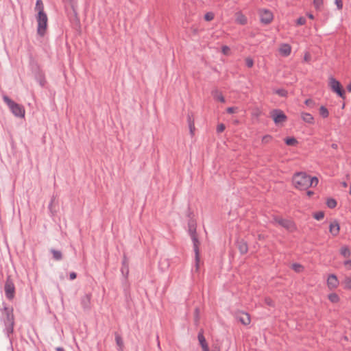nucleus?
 Returning a JSON list of instances; mask_svg holds the SVG:
<instances>
[{"mask_svg": "<svg viewBox=\"0 0 351 351\" xmlns=\"http://www.w3.org/2000/svg\"><path fill=\"white\" fill-rule=\"evenodd\" d=\"M275 93L280 97H285L287 96V91L283 88L278 89L275 91Z\"/></svg>", "mask_w": 351, "mask_h": 351, "instance_id": "obj_33", "label": "nucleus"}, {"mask_svg": "<svg viewBox=\"0 0 351 351\" xmlns=\"http://www.w3.org/2000/svg\"><path fill=\"white\" fill-rule=\"evenodd\" d=\"M344 265L346 266H349L350 267H351V260H347L344 262Z\"/></svg>", "mask_w": 351, "mask_h": 351, "instance_id": "obj_50", "label": "nucleus"}, {"mask_svg": "<svg viewBox=\"0 0 351 351\" xmlns=\"http://www.w3.org/2000/svg\"><path fill=\"white\" fill-rule=\"evenodd\" d=\"M313 194H314V193H313V191H307V195H308V197H311V196L312 195H313Z\"/></svg>", "mask_w": 351, "mask_h": 351, "instance_id": "obj_51", "label": "nucleus"}, {"mask_svg": "<svg viewBox=\"0 0 351 351\" xmlns=\"http://www.w3.org/2000/svg\"><path fill=\"white\" fill-rule=\"evenodd\" d=\"M340 254L345 258L350 257L351 255V252L349 247L346 245L341 247L340 250Z\"/></svg>", "mask_w": 351, "mask_h": 351, "instance_id": "obj_23", "label": "nucleus"}, {"mask_svg": "<svg viewBox=\"0 0 351 351\" xmlns=\"http://www.w3.org/2000/svg\"><path fill=\"white\" fill-rule=\"evenodd\" d=\"M313 101L312 99H308L305 101V104H306L307 106H311L313 104Z\"/></svg>", "mask_w": 351, "mask_h": 351, "instance_id": "obj_49", "label": "nucleus"}, {"mask_svg": "<svg viewBox=\"0 0 351 351\" xmlns=\"http://www.w3.org/2000/svg\"><path fill=\"white\" fill-rule=\"evenodd\" d=\"M121 271L123 275L126 278L129 274V266H128V260L125 256H124V258H123Z\"/></svg>", "mask_w": 351, "mask_h": 351, "instance_id": "obj_17", "label": "nucleus"}, {"mask_svg": "<svg viewBox=\"0 0 351 351\" xmlns=\"http://www.w3.org/2000/svg\"><path fill=\"white\" fill-rule=\"evenodd\" d=\"M329 230L332 235L337 236L339 232V223L336 221L330 223L329 226Z\"/></svg>", "mask_w": 351, "mask_h": 351, "instance_id": "obj_16", "label": "nucleus"}, {"mask_svg": "<svg viewBox=\"0 0 351 351\" xmlns=\"http://www.w3.org/2000/svg\"><path fill=\"white\" fill-rule=\"evenodd\" d=\"M54 200H55V198L53 197L49 204V209L50 210L51 212H52V206H53Z\"/></svg>", "mask_w": 351, "mask_h": 351, "instance_id": "obj_48", "label": "nucleus"}, {"mask_svg": "<svg viewBox=\"0 0 351 351\" xmlns=\"http://www.w3.org/2000/svg\"><path fill=\"white\" fill-rule=\"evenodd\" d=\"M273 220L274 222L278 223L288 230L292 231L295 229L294 223L289 219H283L278 216H274Z\"/></svg>", "mask_w": 351, "mask_h": 351, "instance_id": "obj_7", "label": "nucleus"}, {"mask_svg": "<svg viewBox=\"0 0 351 351\" xmlns=\"http://www.w3.org/2000/svg\"><path fill=\"white\" fill-rule=\"evenodd\" d=\"M56 351H65L63 348L58 347L56 348Z\"/></svg>", "mask_w": 351, "mask_h": 351, "instance_id": "obj_57", "label": "nucleus"}, {"mask_svg": "<svg viewBox=\"0 0 351 351\" xmlns=\"http://www.w3.org/2000/svg\"><path fill=\"white\" fill-rule=\"evenodd\" d=\"M76 277H77V274H76V273H75V272L73 271V272H71V273L69 274V279H70L71 280H73L75 279V278H76Z\"/></svg>", "mask_w": 351, "mask_h": 351, "instance_id": "obj_46", "label": "nucleus"}, {"mask_svg": "<svg viewBox=\"0 0 351 351\" xmlns=\"http://www.w3.org/2000/svg\"><path fill=\"white\" fill-rule=\"evenodd\" d=\"M237 109L238 108L237 107H228L226 109V111L229 114H232V113L237 112Z\"/></svg>", "mask_w": 351, "mask_h": 351, "instance_id": "obj_42", "label": "nucleus"}, {"mask_svg": "<svg viewBox=\"0 0 351 351\" xmlns=\"http://www.w3.org/2000/svg\"><path fill=\"white\" fill-rule=\"evenodd\" d=\"M195 314H196V319H198V314H199L198 308H195Z\"/></svg>", "mask_w": 351, "mask_h": 351, "instance_id": "obj_58", "label": "nucleus"}, {"mask_svg": "<svg viewBox=\"0 0 351 351\" xmlns=\"http://www.w3.org/2000/svg\"><path fill=\"white\" fill-rule=\"evenodd\" d=\"M344 288L351 289V277H346L343 281Z\"/></svg>", "mask_w": 351, "mask_h": 351, "instance_id": "obj_30", "label": "nucleus"}, {"mask_svg": "<svg viewBox=\"0 0 351 351\" xmlns=\"http://www.w3.org/2000/svg\"><path fill=\"white\" fill-rule=\"evenodd\" d=\"M332 147L334 148V149H336L337 147V144H332Z\"/></svg>", "mask_w": 351, "mask_h": 351, "instance_id": "obj_61", "label": "nucleus"}, {"mask_svg": "<svg viewBox=\"0 0 351 351\" xmlns=\"http://www.w3.org/2000/svg\"><path fill=\"white\" fill-rule=\"evenodd\" d=\"M36 21L38 23L37 33L39 36H43L47 29L48 18L47 14L43 12L42 8L38 12Z\"/></svg>", "mask_w": 351, "mask_h": 351, "instance_id": "obj_4", "label": "nucleus"}, {"mask_svg": "<svg viewBox=\"0 0 351 351\" xmlns=\"http://www.w3.org/2000/svg\"><path fill=\"white\" fill-rule=\"evenodd\" d=\"M226 129V126L223 123H220L217 127V133H221L224 131Z\"/></svg>", "mask_w": 351, "mask_h": 351, "instance_id": "obj_39", "label": "nucleus"}, {"mask_svg": "<svg viewBox=\"0 0 351 351\" xmlns=\"http://www.w3.org/2000/svg\"><path fill=\"white\" fill-rule=\"evenodd\" d=\"M308 60H309V55L306 53L304 56V60L308 61Z\"/></svg>", "mask_w": 351, "mask_h": 351, "instance_id": "obj_54", "label": "nucleus"}, {"mask_svg": "<svg viewBox=\"0 0 351 351\" xmlns=\"http://www.w3.org/2000/svg\"><path fill=\"white\" fill-rule=\"evenodd\" d=\"M214 19V14L213 12H207L204 15V19L207 21H210Z\"/></svg>", "mask_w": 351, "mask_h": 351, "instance_id": "obj_36", "label": "nucleus"}, {"mask_svg": "<svg viewBox=\"0 0 351 351\" xmlns=\"http://www.w3.org/2000/svg\"><path fill=\"white\" fill-rule=\"evenodd\" d=\"M75 17L76 23H77V24H79V23H80V21H79V19H78V18H77V13H76V12H75Z\"/></svg>", "mask_w": 351, "mask_h": 351, "instance_id": "obj_56", "label": "nucleus"}, {"mask_svg": "<svg viewBox=\"0 0 351 351\" xmlns=\"http://www.w3.org/2000/svg\"><path fill=\"white\" fill-rule=\"evenodd\" d=\"M190 237H191V240L193 243V250H194L195 255V259L197 267H198V263L199 261V241L198 240L197 234L191 235Z\"/></svg>", "mask_w": 351, "mask_h": 351, "instance_id": "obj_9", "label": "nucleus"}, {"mask_svg": "<svg viewBox=\"0 0 351 351\" xmlns=\"http://www.w3.org/2000/svg\"><path fill=\"white\" fill-rule=\"evenodd\" d=\"M319 114L323 118H327L329 115L328 109L323 106L319 108Z\"/></svg>", "mask_w": 351, "mask_h": 351, "instance_id": "obj_27", "label": "nucleus"}, {"mask_svg": "<svg viewBox=\"0 0 351 351\" xmlns=\"http://www.w3.org/2000/svg\"><path fill=\"white\" fill-rule=\"evenodd\" d=\"M339 282L337 277L335 274H330L327 278V286L330 289H336Z\"/></svg>", "mask_w": 351, "mask_h": 351, "instance_id": "obj_12", "label": "nucleus"}, {"mask_svg": "<svg viewBox=\"0 0 351 351\" xmlns=\"http://www.w3.org/2000/svg\"><path fill=\"white\" fill-rule=\"evenodd\" d=\"M301 117L302 120L306 123L312 124L314 122V118L310 113L302 112L301 114Z\"/></svg>", "mask_w": 351, "mask_h": 351, "instance_id": "obj_20", "label": "nucleus"}, {"mask_svg": "<svg viewBox=\"0 0 351 351\" xmlns=\"http://www.w3.org/2000/svg\"><path fill=\"white\" fill-rule=\"evenodd\" d=\"M238 248L242 254H246L248 251L247 244L243 240H241L238 242Z\"/></svg>", "mask_w": 351, "mask_h": 351, "instance_id": "obj_18", "label": "nucleus"}, {"mask_svg": "<svg viewBox=\"0 0 351 351\" xmlns=\"http://www.w3.org/2000/svg\"><path fill=\"white\" fill-rule=\"evenodd\" d=\"M51 254H53V258L56 261H60L62 258V252L59 250H56L54 249H51Z\"/></svg>", "mask_w": 351, "mask_h": 351, "instance_id": "obj_24", "label": "nucleus"}, {"mask_svg": "<svg viewBox=\"0 0 351 351\" xmlns=\"http://www.w3.org/2000/svg\"><path fill=\"white\" fill-rule=\"evenodd\" d=\"M3 99L14 116L21 118L25 117V110L22 105L14 102L6 95L3 97Z\"/></svg>", "mask_w": 351, "mask_h": 351, "instance_id": "obj_3", "label": "nucleus"}, {"mask_svg": "<svg viewBox=\"0 0 351 351\" xmlns=\"http://www.w3.org/2000/svg\"><path fill=\"white\" fill-rule=\"evenodd\" d=\"M313 5L316 10H320L323 5V0H313Z\"/></svg>", "mask_w": 351, "mask_h": 351, "instance_id": "obj_32", "label": "nucleus"}, {"mask_svg": "<svg viewBox=\"0 0 351 351\" xmlns=\"http://www.w3.org/2000/svg\"><path fill=\"white\" fill-rule=\"evenodd\" d=\"M261 21L264 24H269L273 20V14L268 10L260 12Z\"/></svg>", "mask_w": 351, "mask_h": 351, "instance_id": "obj_10", "label": "nucleus"}, {"mask_svg": "<svg viewBox=\"0 0 351 351\" xmlns=\"http://www.w3.org/2000/svg\"><path fill=\"white\" fill-rule=\"evenodd\" d=\"M212 95L213 96L214 99L219 100L221 103L225 102V98L221 94V92H219L218 90H214L212 91Z\"/></svg>", "mask_w": 351, "mask_h": 351, "instance_id": "obj_21", "label": "nucleus"}, {"mask_svg": "<svg viewBox=\"0 0 351 351\" xmlns=\"http://www.w3.org/2000/svg\"><path fill=\"white\" fill-rule=\"evenodd\" d=\"M187 122L189 125L193 124L194 120L193 118V115L191 114H188L187 115Z\"/></svg>", "mask_w": 351, "mask_h": 351, "instance_id": "obj_44", "label": "nucleus"}, {"mask_svg": "<svg viewBox=\"0 0 351 351\" xmlns=\"http://www.w3.org/2000/svg\"><path fill=\"white\" fill-rule=\"evenodd\" d=\"M212 351H220V349L219 347H215L213 348Z\"/></svg>", "mask_w": 351, "mask_h": 351, "instance_id": "obj_59", "label": "nucleus"}, {"mask_svg": "<svg viewBox=\"0 0 351 351\" xmlns=\"http://www.w3.org/2000/svg\"><path fill=\"white\" fill-rule=\"evenodd\" d=\"M329 85L331 90L336 93L340 97L345 99V90L343 89L340 82L333 77L330 78Z\"/></svg>", "mask_w": 351, "mask_h": 351, "instance_id": "obj_6", "label": "nucleus"}, {"mask_svg": "<svg viewBox=\"0 0 351 351\" xmlns=\"http://www.w3.org/2000/svg\"><path fill=\"white\" fill-rule=\"evenodd\" d=\"M341 185L343 187L346 188L348 186V184L346 182H342Z\"/></svg>", "mask_w": 351, "mask_h": 351, "instance_id": "obj_52", "label": "nucleus"}, {"mask_svg": "<svg viewBox=\"0 0 351 351\" xmlns=\"http://www.w3.org/2000/svg\"><path fill=\"white\" fill-rule=\"evenodd\" d=\"M326 205L330 208H334L337 206V201L333 198H329L326 201Z\"/></svg>", "mask_w": 351, "mask_h": 351, "instance_id": "obj_28", "label": "nucleus"}, {"mask_svg": "<svg viewBox=\"0 0 351 351\" xmlns=\"http://www.w3.org/2000/svg\"><path fill=\"white\" fill-rule=\"evenodd\" d=\"M236 21L241 25H245L247 23V18L243 14L238 13Z\"/></svg>", "mask_w": 351, "mask_h": 351, "instance_id": "obj_25", "label": "nucleus"}, {"mask_svg": "<svg viewBox=\"0 0 351 351\" xmlns=\"http://www.w3.org/2000/svg\"><path fill=\"white\" fill-rule=\"evenodd\" d=\"M197 339L199 343V345L201 346L203 351H210L208 345L206 342V340L204 336V330L201 329L197 335Z\"/></svg>", "mask_w": 351, "mask_h": 351, "instance_id": "obj_11", "label": "nucleus"}, {"mask_svg": "<svg viewBox=\"0 0 351 351\" xmlns=\"http://www.w3.org/2000/svg\"><path fill=\"white\" fill-rule=\"evenodd\" d=\"M297 143H298L297 140L293 137L287 138L285 139V143L289 146L295 145L297 144Z\"/></svg>", "mask_w": 351, "mask_h": 351, "instance_id": "obj_29", "label": "nucleus"}, {"mask_svg": "<svg viewBox=\"0 0 351 351\" xmlns=\"http://www.w3.org/2000/svg\"><path fill=\"white\" fill-rule=\"evenodd\" d=\"M307 16L311 19H314V16L312 14H311V13L307 14Z\"/></svg>", "mask_w": 351, "mask_h": 351, "instance_id": "obj_53", "label": "nucleus"}, {"mask_svg": "<svg viewBox=\"0 0 351 351\" xmlns=\"http://www.w3.org/2000/svg\"><path fill=\"white\" fill-rule=\"evenodd\" d=\"M188 232L189 235L196 234V223L193 220H190L188 223Z\"/></svg>", "mask_w": 351, "mask_h": 351, "instance_id": "obj_19", "label": "nucleus"}, {"mask_svg": "<svg viewBox=\"0 0 351 351\" xmlns=\"http://www.w3.org/2000/svg\"><path fill=\"white\" fill-rule=\"evenodd\" d=\"M319 180L317 177H311L304 172H298L293 177V183L299 190H306L311 186H316Z\"/></svg>", "mask_w": 351, "mask_h": 351, "instance_id": "obj_1", "label": "nucleus"}, {"mask_svg": "<svg viewBox=\"0 0 351 351\" xmlns=\"http://www.w3.org/2000/svg\"><path fill=\"white\" fill-rule=\"evenodd\" d=\"M246 66L249 68H252L254 65V60L251 58H247L245 59Z\"/></svg>", "mask_w": 351, "mask_h": 351, "instance_id": "obj_37", "label": "nucleus"}, {"mask_svg": "<svg viewBox=\"0 0 351 351\" xmlns=\"http://www.w3.org/2000/svg\"><path fill=\"white\" fill-rule=\"evenodd\" d=\"M272 139V137L270 135H265L262 138V142L263 143H269Z\"/></svg>", "mask_w": 351, "mask_h": 351, "instance_id": "obj_40", "label": "nucleus"}, {"mask_svg": "<svg viewBox=\"0 0 351 351\" xmlns=\"http://www.w3.org/2000/svg\"><path fill=\"white\" fill-rule=\"evenodd\" d=\"M189 130H190L191 134L193 135V132H194V130H195V123L189 125Z\"/></svg>", "mask_w": 351, "mask_h": 351, "instance_id": "obj_47", "label": "nucleus"}, {"mask_svg": "<svg viewBox=\"0 0 351 351\" xmlns=\"http://www.w3.org/2000/svg\"><path fill=\"white\" fill-rule=\"evenodd\" d=\"M115 341L119 350H122L123 348V341L121 335L118 333H115Z\"/></svg>", "mask_w": 351, "mask_h": 351, "instance_id": "obj_22", "label": "nucleus"}, {"mask_svg": "<svg viewBox=\"0 0 351 351\" xmlns=\"http://www.w3.org/2000/svg\"><path fill=\"white\" fill-rule=\"evenodd\" d=\"M313 217L316 220L319 221V220L322 219L324 217V213L323 211H319V212L315 213L313 214Z\"/></svg>", "mask_w": 351, "mask_h": 351, "instance_id": "obj_31", "label": "nucleus"}, {"mask_svg": "<svg viewBox=\"0 0 351 351\" xmlns=\"http://www.w3.org/2000/svg\"><path fill=\"white\" fill-rule=\"evenodd\" d=\"M237 319L243 325L247 326L250 324V316L248 313L241 312L237 314Z\"/></svg>", "mask_w": 351, "mask_h": 351, "instance_id": "obj_13", "label": "nucleus"}, {"mask_svg": "<svg viewBox=\"0 0 351 351\" xmlns=\"http://www.w3.org/2000/svg\"><path fill=\"white\" fill-rule=\"evenodd\" d=\"M2 313L5 315V317L3 319V323L5 325L4 332L6 333L8 337L13 332L14 326V316L13 313V308L8 307L3 304L2 308Z\"/></svg>", "mask_w": 351, "mask_h": 351, "instance_id": "obj_2", "label": "nucleus"}, {"mask_svg": "<svg viewBox=\"0 0 351 351\" xmlns=\"http://www.w3.org/2000/svg\"><path fill=\"white\" fill-rule=\"evenodd\" d=\"M335 4H336L338 10H341L343 8L342 0H335Z\"/></svg>", "mask_w": 351, "mask_h": 351, "instance_id": "obj_45", "label": "nucleus"}, {"mask_svg": "<svg viewBox=\"0 0 351 351\" xmlns=\"http://www.w3.org/2000/svg\"><path fill=\"white\" fill-rule=\"evenodd\" d=\"M328 299L332 303H337L340 300L339 295L335 293L329 294Z\"/></svg>", "mask_w": 351, "mask_h": 351, "instance_id": "obj_26", "label": "nucleus"}, {"mask_svg": "<svg viewBox=\"0 0 351 351\" xmlns=\"http://www.w3.org/2000/svg\"><path fill=\"white\" fill-rule=\"evenodd\" d=\"M45 83V80H40V84L42 86H44Z\"/></svg>", "mask_w": 351, "mask_h": 351, "instance_id": "obj_55", "label": "nucleus"}, {"mask_svg": "<svg viewBox=\"0 0 351 351\" xmlns=\"http://www.w3.org/2000/svg\"><path fill=\"white\" fill-rule=\"evenodd\" d=\"M41 8L43 9V12H44V6L42 0H37L35 9L38 10V12Z\"/></svg>", "mask_w": 351, "mask_h": 351, "instance_id": "obj_34", "label": "nucleus"}, {"mask_svg": "<svg viewBox=\"0 0 351 351\" xmlns=\"http://www.w3.org/2000/svg\"><path fill=\"white\" fill-rule=\"evenodd\" d=\"M350 194H351V185H350Z\"/></svg>", "mask_w": 351, "mask_h": 351, "instance_id": "obj_62", "label": "nucleus"}, {"mask_svg": "<svg viewBox=\"0 0 351 351\" xmlns=\"http://www.w3.org/2000/svg\"><path fill=\"white\" fill-rule=\"evenodd\" d=\"M221 51L222 53L224 54V55H228L229 51H230V48L229 47L226 46V45H224L221 48Z\"/></svg>", "mask_w": 351, "mask_h": 351, "instance_id": "obj_43", "label": "nucleus"}, {"mask_svg": "<svg viewBox=\"0 0 351 351\" xmlns=\"http://www.w3.org/2000/svg\"><path fill=\"white\" fill-rule=\"evenodd\" d=\"M271 116L276 124L285 122L287 120V116L280 110H274L271 112Z\"/></svg>", "mask_w": 351, "mask_h": 351, "instance_id": "obj_8", "label": "nucleus"}, {"mask_svg": "<svg viewBox=\"0 0 351 351\" xmlns=\"http://www.w3.org/2000/svg\"><path fill=\"white\" fill-rule=\"evenodd\" d=\"M292 268L294 269L296 272H300L303 269V267L298 263H294L292 265Z\"/></svg>", "mask_w": 351, "mask_h": 351, "instance_id": "obj_35", "label": "nucleus"}, {"mask_svg": "<svg viewBox=\"0 0 351 351\" xmlns=\"http://www.w3.org/2000/svg\"><path fill=\"white\" fill-rule=\"evenodd\" d=\"M279 52L283 56H288L291 52V47L289 44H282L279 49Z\"/></svg>", "mask_w": 351, "mask_h": 351, "instance_id": "obj_15", "label": "nucleus"}, {"mask_svg": "<svg viewBox=\"0 0 351 351\" xmlns=\"http://www.w3.org/2000/svg\"><path fill=\"white\" fill-rule=\"evenodd\" d=\"M5 295L7 299L12 300L14 299L15 295V286L12 279L10 276L6 278L4 285Z\"/></svg>", "mask_w": 351, "mask_h": 351, "instance_id": "obj_5", "label": "nucleus"}, {"mask_svg": "<svg viewBox=\"0 0 351 351\" xmlns=\"http://www.w3.org/2000/svg\"><path fill=\"white\" fill-rule=\"evenodd\" d=\"M265 303L269 306H274V302L270 298H265Z\"/></svg>", "mask_w": 351, "mask_h": 351, "instance_id": "obj_41", "label": "nucleus"}, {"mask_svg": "<svg viewBox=\"0 0 351 351\" xmlns=\"http://www.w3.org/2000/svg\"><path fill=\"white\" fill-rule=\"evenodd\" d=\"M296 23L298 25H303L306 23V19L301 16L297 19Z\"/></svg>", "mask_w": 351, "mask_h": 351, "instance_id": "obj_38", "label": "nucleus"}, {"mask_svg": "<svg viewBox=\"0 0 351 351\" xmlns=\"http://www.w3.org/2000/svg\"><path fill=\"white\" fill-rule=\"evenodd\" d=\"M348 90L351 93V83L348 86Z\"/></svg>", "mask_w": 351, "mask_h": 351, "instance_id": "obj_60", "label": "nucleus"}, {"mask_svg": "<svg viewBox=\"0 0 351 351\" xmlns=\"http://www.w3.org/2000/svg\"><path fill=\"white\" fill-rule=\"evenodd\" d=\"M92 295L90 293L86 294L81 298V304L84 310L87 311L90 308V301Z\"/></svg>", "mask_w": 351, "mask_h": 351, "instance_id": "obj_14", "label": "nucleus"}]
</instances>
